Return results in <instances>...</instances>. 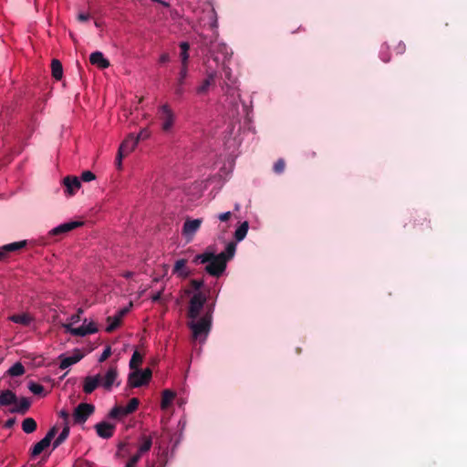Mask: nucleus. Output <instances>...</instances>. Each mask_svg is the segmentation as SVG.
Segmentation results:
<instances>
[{
  "mask_svg": "<svg viewBox=\"0 0 467 467\" xmlns=\"http://www.w3.org/2000/svg\"><path fill=\"white\" fill-rule=\"evenodd\" d=\"M170 60V56L169 54L167 53H163L162 55H161L160 57V62L161 63H166Z\"/></svg>",
  "mask_w": 467,
  "mask_h": 467,
  "instance_id": "obj_51",
  "label": "nucleus"
},
{
  "mask_svg": "<svg viewBox=\"0 0 467 467\" xmlns=\"http://www.w3.org/2000/svg\"><path fill=\"white\" fill-rule=\"evenodd\" d=\"M139 142V138H135V135L130 134L124 141L120 144L119 150L121 152L129 154L137 146Z\"/></svg>",
  "mask_w": 467,
  "mask_h": 467,
  "instance_id": "obj_20",
  "label": "nucleus"
},
{
  "mask_svg": "<svg viewBox=\"0 0 467 467\" xmlns=\"http://www.w3.org/2000/svg\"><path fill=\"white\" fill-rule=\"evenodd\" d=\"M191 284H192V286L195 290H199L203 285V281L202 280H192Z\"/></svg>",
  "mask_w": 467,
  "mask_h": 467,
  "instance_id": "obj_45",
  "label": "nucleus"
},
{
  "mask_svg": "<svg viewBox=\"0 0 467 467\" xmlns=\"http://www.w3.org/2000/svg\"><path fill=\"white\" fill-rule=\"evenodd\" d=\"M82 224H83V223L78 222V221L67 222V223H61V224L57 225V227L53 228L50 231V234L58 235V234H66Z\"/></svg>",
  "mask_w": 467,
  "mask_h": 467,
  "instance_id": "obj_16",
  "label": "nucleus"
},
{
  "mask_svg": "<svg viewBox=\"0 0 467 467\" xmlns=\"http://www.w3.org/2000/svg\"><path fill=\"white\" fill-rule=\"evenodd\" d=\"M226 77L230 79V68H224Z\"/></svg>",
  "mask_w": 467,
  "mask_h": 467,
  "instance_id": "obj_54",
  "label": "nucleus"
},
{
  "mask_svg": "<svg viewBox=\"0 0 467 467\" xmlns=\"http://www.w3.org/2000/svg\"><path fill=\"white\" fill-rule=\"evenodd\" d=\"M236 250V244L234 242L227 244L225 251L218 254L206 251L203 254H197L194 258L195 263L206 264L205 271L213 276H220L226 268L227 261L234 257Z\"/></svg>",
  "mask_w": 467,
  "mask_h": 467,
  "instance_id": "obj_1",
  "label": "nucleus"
},
{
  "mask_svg": "<svg viewBox=\"0 0 467 467\" xmlns=\"http://www.w3.org/2000/svg\"><path fill=\"white\" fill-rule=\"evenodd\" d=\"M220 47L225 57H230L232 55V52L228 50V47L225 44H221Z\"/></svg>",
  "mask_w": 467,
  "mask_h": 467,
  "instance_id": "obj_50",
  "label": "nucleus"
},
{
  "mask_svg": "<svg viewBox=\"0 0 467 467\" xmlns=\"http://www.w3.org/2000/svg\"><path fill=\"white\" fill-rule=\"evenodd\" d=\"M95 406L89 403H80L73 411V420L77 424H84L94 413Z\"/></svg>",
  "mask_w": 467,
  "mask_h": 467,
  "instance_id": "obj_7",
  "label": "nucleus"
},
{
  "mask_svg": "<svg viewBox=\"0 0 467 467\" xmlns=\"http://www.w3.org/2000/svg\"><path fill=\"white\" fill-rule=\"evenodd\" d=\"M8 320H10L16 324H19V325H22L25 327H29L35 322L36 318L32 314L24 312V313L15 314V315L8 317Z\"/></svg>",
  "mask_w": 467,
  "mask_h": 467,
  "instance_id": "obj_15",
  "label": "nucleus"
},
{
  "mask_svg": "<svg viewBox=\"0 0 467 467\" xmlns=\"http://www.w3.org/2000/svg\"><path fill=\"white\" fill-rule=\"evenodd\" d=\"M206 302V296L202 292H196L190 300L188 317L196 319Z\"/></svg>",
  "mask_w": 467,
  "mask_h": 467,
  "instance_id": "obj_9",
  "label": "nucleus"
},
{
  "mask_svg": "<svg viewBox=\"0 0 467 467\" xmlns=\"http://www.w3.org/2000/svg\"><path fill=\"white\" fill-rule=\"evenodd\" d=\"M69 333L76 337H85L87 335L95 334L98 332L97 325L90 319L85 318L80 327L71 328L68 327Z\"/></svg>",
  "mask_w": 467,
  "mask_h": 467,
  "instance_id": "obj_10",
  "label": "nucleus"
},
{
  "mask_svg": "<svg viewBox=\"0 0 467 467\" xmlns=\"http://www.w3.org/2000/svg\"><path fill=\"white\" fill-rule=\"evenodd\" d=\"M111 355V348L109 346L106 347L99 358V362H104L109 356Z\"/></svg>",
  "mask_w": 467,
  "mask_h": 467,
  "instance_id": "obj_41",
  "label": "nucleus"
},
{
  "mask_svg": "<svg viewBox=\"0 0 467 467\" xmlns=\"http://www.w3.org/2000/svg\"><path fill=\"white\" fill-rule=\"evenodd\" d=\"M96 179V176L95 174L90 171H83L82 174H81V180L83 182H91V181H94Z\"/></svg>",
  "mask_w": 467,
  "mask_h": 467,
  "instance_id": "obj_40",
  "label": "nucleus"
},
{
  "mask_svg": "<svg viewBox=\"0 0 467 467\" xmlns=\"http://www.w3.org/2000/svg\"><path fill=\"white\" fill-rule=\"evenodd\" d=\"M231 212L222 213L218 215V219L222 222H225L231 217Z\"/></svg>",
  "mask_w": 467,
  "mask_h": 467,
  "instance_id": "obj_46",
  "label": "nucleus"
},
{
  "mask_svg": "<svg viewBox=\"0 0 467 467\" xmlns=\"http://www.w3.org/2000/svg\"><path fill=\"white\" fill-rule=\"evenodd\" d=\"M124 312L125 311H122L118 316L109 317L108 318L109 325L106 327L107 332H111V331L115 330L119 326L120 318H121V316L124 314Z\"/></svg>",
  "mask_w": 467,
  "mask_h": 467,
  "instance_id": "obj_32",
  "label": "nucleus"
},
{
  "mask_svg": "<svg viewBox=\"0 0 467 467\" xmlns=\"http://www.w3.org/2000/svg\"><path fill=\"white\" fill-rule=\"evenodd\" d=\"M212 17H211V22H210V26L211 27L215 30V33H217V28H218V17H217V14L216 12L214 11V9L212 10Z\"/></svg>",
  "mask_w": 467,
  "mask_h": 467,
  "instance_id": "obj_39",
  "label": "nucleus"
},
{
  "mask_svg": "<svg viewBox=\"0 0 467 467\" xmlns=\"http://www.w3.org/2000/svg\"><path fill=\"white\" fill-rule=\"evenodd\" d=\"M285 161L283 159H279L275 161V165H274V171L275 172L280 174L284 171L285 170Z\"/></svg>",
  "mask_w": 467,
  "mask_h": 467,
  "instance_id": "obj_38",
  "label": "nucleus"
},
{
  "mask_svg": "<svg viewBox=\"0 0 467 467\" xmlns=\"http://www.w3.org/2000/svg\"><path fill=\"white\" fill-rule=\"evenodd\" d=\"M100 387L106 391H111L113 387H119V371L116 365L110 366L104 375L99 374Z\"/></svg>",
  "mask_w": 467,
  "mask_h": 467,
  "instance_id": "obj_5",
  "label": "nucleus"
},
{
  "mask_svg": "<svg viewBox=\"0 0 467 467\" xmlns=\"http://www.w3.org/2000/svg\"><path fill=\"white\" fill-rule=\"evenodd\" d=\"M140 457H139V455L134 454L126 463L125 467H137V463L140 461Z\"/></svg>",
  "mask_w": 467,
  "mask_h": 467,
  "instance_id": "obj_42",
  "label": "nucleus"
},
{
  "mask_svg": "<svg viewBox=\"0 0 467 467\" xmlns=\"http://www.w3.org/2000/svg\"><path fill=\"white\" fill-rule=\"evenodd\" d=\"M150 137V131L146 129L140 130V132L135 136V138H139V140H146Z\"/></svg>",
  "mask_w": 467,
  "mask_h": 467,
  "instance_id": "obj_43",
  "label": "nucleus"
},
{
  "mask_svg": "<svg viewBox=\"0 0 467 467\" xmlns=\"http://www.w3.org/2000/svg\"><path fill=\"white\" fill-rule=\"evenodd\" d=\"M29 407L30 401L27 398L16 399V402L15 403V407L12 409V412L24 414L28 410Z\"/></svg>",
  "mask_w": 467,
  "mask_h": 467,
  "instance_id": "obj_25",
  "label": "nucleus"
},
{
  "mask_svg": "<svg viewBox=\"0 0 467 467\" xmlns=\"http://www.w3.org/2000/svg\"><path fill=\"white\" fill-rule=\"evenodd\" d=\"M28 389L35 395H37V396H44V387L37 383V382H35V381H30L28 383Z\"/></svg>",
  "mask_w": 467,
  "mask_h": 467,
  "instance_id": "obj_36",
  "label": "nucleus"
},
{
  "mask_svg": "<svg viewBox=\"0 0 467 467\" xmlns=\"http://www.w3.org/2000/svg\"><path fill=\"white\" fill-rule=\"evenodd\" d=\"M151 379V370L145 368L144 370H135L129 375L128 382L132 388H139L147 384Z\"/></svg>",
  "mask_w": 467,
  "mask_h": 467,
  "instance_id": "obj_8",
  "label": "nucleus"
},
{
  "mask_svg": "<svg viewBox=\"0 0 467 467\" xmlns=\"http://www.w3.org/2000/svg\"><path fill=\"white\" fill-rule=\"evenodd\" d=\"M127 155L126 153L124 152H121L119 150H118V155H117V158H116V164L118 166V168H120L121 167V161H122V158Z\"/></svg>",
  "mask_w": 467,
  "mask_h": 467,
  "instance_id": "obj_44",
  "label": "nucleus"
},
{
  "mask_svg": "<svg viewBox=\"0 0 467 467\" xmlns=\"http://www.w3.org/2000/svg\"><path fill=\"white\" fill-rule=\"evenodd\" d=\"M26 245V240L5 244L0 247V258H4L8 253L20 250L24 248Z\"/></svg>",
  "mask_w": 467,
  "mask_h": 467,
  "instance_id": "obj_21",
  "label": "nucleus"
},
{
  "mask_svg": "<svg viewBox=\"0 0 467 467\" xmlns=\"http://www.w3.org/2000/svg\"><path fill=\"white\" fill-rule=\"evenodd\" d=\"M181 47V59H182V68H188V59H189V48L190 46L187 42H182L180 44Z\"/></svg>",
  "mask_w": 467,
  "mask_h": 467,
  "instance_id": "obj_29",
  "label": "nucleus"
},
{
  "mask_svg": "<svg viewBox=\"0 0 467 467\" xmlns=\"http://www.w3.org/2000/svg\"><path fill=\"white\" fill-rule=\"evenodd\" d=\"M202 223V218H187L182 225V234L187 243L193 240L196 233L200 230Z\"/></svg>",
  "mask_w": 467,
  "mask_h": 467,
  "instance_id": "obj_6",
  "label": "nucleus"
},
{
  "mask_svg": "<svg viewBox=\"0 0 467 467\" xmlns=\"http://www.w3.org/2000/svg\"><path fill=\"white\" fill-rule=\"evenodd\" d=\"M59 417L65 420V424L68 423L67 420H68L69 414L67 410H60Z\"/></svg>",
  "mask_w": 467,
  "mask_h": 467,
  "instance_id": "obj_49",
  "label": "nucleus"
},
{
  "mask_svg": "<svg viewBox=\"0 0 467 467\" xmlns=\"http://www.w3.org/2000/svg\"><path fill=\"white\" fill-rule=\"evenodd\" d=\"M140 400L137 398L130 400L127 406H114L109 412L108 417L109 419L121 420L128 415L133 413L139 407Z\"/></svg>",
  "mask_w": 467,
  "mask_h": 467,
  "instance_id": "obj_4",
  "label": "nucleus"
},
{
  "mask_svg": "<svg viewBox=\"0 0 467 467\" xmlns=\"http://www.w3.org/2000/svg\"><path fill=\"white\" fill-rule=\"evenodd\" d=\"M187 74H188V68H181V71L179 73V78L177 79V86L175 88V94L178 97H182L184 94L183 85H184Z\"/></svg>",
  "mask_w": 467,
  "mask_h": 467,
  "instance_id": "obj_24",
  "label": "nucleus"
},
{
  "mask_svg": "<svg viewBox=\"0 0 467 467\" xmlns=\"http://www.w3.org/2000/svg\"><path fill=\"white\" fill-rule=\"evenodd\" d=\"M175 398V392L171 389H165L162 391L161 409L165 410L172 402Z\"/></svg>",
  "mask_w": 467,
  "mask_h": 467,
  "instance_id": "obj_27",
  "label": "nucleus"
},
{
  "mask_svg": "<svg viewBox=\"0 0 467 467\" xmlns=\"http://www.w3.org/2000/svg\"><path fill=\"white\" fill-rule=\"evenodd\" d=\"M194 320L195 319H192V322H190L188 326L192 332L193 338L203 342L211 329L212 314L207 312L199 320Z\"/></svg>",
  "mask_w": 467,
  "mask_h": 467,
  "instance_id": "obj_2",
  "label": "nucleus"
},
{
  "mask_svg": "<svg viewBox=\"0 0 467 467\" xmlns=\"http://www.w3.org/2000/svg\"><path fill=\"white\" fill-rule=\"evenodd\" d=\"M16 402V395L9 389L0 392V406H8Z\"/></svg>",
  "mask_w": 467,
  "mask_h": 467,
  "instance_id": "obj_22",
  "label": "nucleus"
},
{
  "mask_svg": "<svg viewBox=\"0 0 467 467\" xmlns=\"http://www.w3.org/2000/svg\"><path fill=\"white\" fill-rule=\"evenodd\" d=\"M89 61L92 65L98 67L100 69H105L109 67V61L106 58L102 52L95 51L90 54Z\"/></svg>",
  "mask_w": 467,
  "mask_h": 467,
  "instance_id": "obj_18",
  "label": "nucleus"
},
{
  "mask_svg": "<svg viewBox=\"0 0 467 467\" xmlns=\"http://www.w3.org/2000/svg\"><path fill=\"white\" fill-rule=\"evenodd\" d=\"M248 223L247 222H244L243 223H241V225L235 230V233H234V238L237 242H241L242 240L244 239V237L246 236L247 234V232H248Z\"/></svg>",
  "mask_w": 467,
  "mask_h": 467,
  "instance_id": "obj_33",
  "label": "nucleus"
},
{
  "mask_svg": "<svg viewBox=\"0 0 467 467\" xmlns=\"http://www.w3.org/2000/svg\"><path fill=\"white\" fill-rule=\"evenodd\" d=\"M185 259L177 260L174 264L173 274L177 275L180 277H186L189 275V271L186 265Z\"/></svg>",
  "mask_w": 467,
  "mask_h": 467,
  "instance_id": "obj_23",
  "label": "nucleus"
},
{
  "mask_svg": "<svg viewBox=\"0 0 467 467\" xmlns=\"http://www.w3.org/2000/svg\"><path fill=\"white\" fill-rule=\"evenodd\" d=\"M134 275V273L131 271H126L121 274V276L124 278H130Z\"/></svg>",
  "mask_w": 467,
  "mask_h": 467,
  "instance_id": "obj_52",
  "label": "nucleus"
},
{
  "mask_svg": "<svg viewBox=\"0 0 467 467\" xmlns=\"http://www.w3.org/2000/svg\"><path fill=\"white\" fill-rule=\"evenodd\" d=\"M380 57L383 62H389L390 59L389 56L387 53L385 54L384 52H381Z\"/></svg>",
  "mask_w": 467,
  "mask_h": 467,
  "instance_id": "obj_53",
  "label": "nucleus"
},
{
  "mask_svg": "<svg viewBox=\"0 0 467 467\" xmlns=\"http://www.w3.org/2000/svg\"><path fill=\"white\" fill-rule=\"evenodd\" d=\"M123 447H124V444H119V451H120Z\"/></svg>",
  "mask_w": 467,
  "mask_h": 467,
  "instance_id": "obj_56",
  "label": "nucleus"
},
{
  "mask_svg": "<svg viewBox=\"0 0 467 467\" xmlns=\"http://www.w3.org/2000/svg\"><path fill=\"white\" fill-rule=\"evenodd\" d=\"M142 362V356L136 350L133 352L130 360V368L131 369L137 368Z\"/></svg>",
  "mask_w": 467,
  "mask_h": 467,
  "instance_id": "obj_37",
  "label": "nucleus"
},
{
  "mask_svg": "<svg viewBox=\"0 0 467 467\" xmlns=\"http://www.w3.org/2000/svg\"><path fill=\"white\" fill-rule=\"evenodd\" d=\"M84 355L81 353L79 349H75L73 353L69 356H67L65 354H61L59 356L60 364L59 368L61 369H66L69 367H71L74 364H77L83 358Z\"/></svg>",
  "mask_w": 467,
  "mask_h": 467,
  "instance_id": "obj_12",
  "label": "nucleus"
},
{
  "mask_svg": "<svg viewBox=\"0 0 467 467\" xmlns=\"http://www.w3.org/2000/svg\"><path fill=\"white\" fill-rule=\"evenodd\" d=\"M68 435H69V427H68V423H66L62 431L59 433V435L54 441L53 449H56L60 444H62L67 439Z\"/></svg>",
  "mask_w": 467,
  "mask_h": 467,
  "instance_id": "obj_30",
  "label": "nucleus"
},
{
  "mask_svg": "<svg viewBox=\"0 0 467 467\" xmlns=\"http://www.w3.org/2000/svg\"><path fill=\"white\" fill-rule=\"evenodd\" d=\"M98 387H100L99 374L88 376L83 381V391L86 394H91Z\"/></svg>",
  "mask_w": 467,
  "mask_h": 467,
  "instance_id": "obj_19",
  "label": "nucleus"
},
{
  "mask_svg": "<svg viewBox=\"0 0 467 467\" xmlns=\"http://www.w3.org/2000/svg\"><path fill=\"white\" fill-rule=\"evenodd\" d=\"M63 184L66 187V192L72 196L76 193V192L80 188L81 182L80 180L74 176H67L63 179Z\"/></svg>",
  "mask_w": 467,
  "mask_h": 467,
  "instance_id": "obj_17",
  "label": "nucleus"
},
{
  "mask_svg": "<svg viewBox=\"0 0 467 467\" xmlns=\"http://www.w3.org/2000/svg\"><path fill=\"white\" fill-rule=\"evenodd\" d=\"M57 433V430L55 427L51 428L46 436L40 440L38 442H36L31 451V455L33 457L37 456L40 454L44 450H46L51 443V441L55 437Z\"/></svg>",
  "mask_w": 467,
  "mask_h": 467,
  "instance_id": "obj_11",
  "label": "nucleus"
},
{
  "mask_svg": "<svg viewBox=\"0 0 467 467\" xmlns=\"http://www.w3.org/2000/svg\"><path fill=\"white\" fill-rule=\"evenodd\" d=\"M89 19V15L87 13H80L78 15V20L80 22H86Z\"/></svg>",
  "mask_w": 467,
  "mask_h": 467,
  "instance_id": "obj_47",
  "label": "nucleus"
},
{
  "mask_svg": "<svg viewBox=\"0 0 467 467\" xmlns=\"http://www.w3.org/2000/svg\"><path fill=\"white\" fill-rule=\"evenodd\" d=\"M150 299L152 302H161V292L159 291V292L155 293L154 295H152L150 296Z\"/></svg>",
  "mask_w": 467,
  "mask_h": 467,
  "instance_id": "obj_48",
  "label": "nucleus"
},
{
  "mask_svg": "<svg viewBox=\"0 0 467 467\" xmlns=\"http://www.w3.org/2000/svg\"><path fill=\"white\" fill-rule=\"evenodd\" d=\"M22 430L25 433H32L36 430V422L33 418H26L22 422Z\"/></svg>",
  "mask_w": 467,
  "mask_h": 467,
  "instance_id": "obj_31",
  "label": "nucleus"
},
{
  "mask_svg": "<svg viewBox=\"0 0 467 467\" xmlns=\"http://www.w3.org/2000/svg\"><path fill=\"white\" fill-rule=\"evenodd\" d=\"M25 373V368L20 362L12 365L8 369V374L12 377H18Z\"/></svg>",
  "mask_w": 467,
  "mask_h": 467,
  "instance_id": "obj_35",
  "label": "nucleus"
},
{
  "mask_svg": "<svg viewBox=\"0 0 467 467\" xmlns=\"http://www.w3.org/2000/svg\"><path fill=\"white\" fill-rule=\"evenodd\" d=\"M51 72L52 77L57 79L60 80L63 77V67L62 64L57 59H53L51 62Z\"/></svg>",
  "mask_w": 467,
  "mask_h": 467,
  "instance_id": "obj_28",
  "label": "nucleus"
},
{
  "mask_svg": "<svg viewBox=\"0 0 467 467\" xmlns=\"http://www.w3.org/2000/svg\"><path fill=\"white\" fill-rule=\"evenodd\" d=\"M99 437L102 439H109L115 431V425L107 421H101L94 426Z\"/></svg>",
  "mask_w": 467,
  "mask_h": 467,
  "instance_id": "obj_13",
  "label": "nucleus"
},
{
  "mask_svg": "<svg viewBox=\"0 0 467 467\" xmlns=\"http://www.w3.org/2000/svg\"><path fill=\"white\" fill-rule=\"evenodd\" d=\"M158 118L161 130L166 134H171L175 128L177 116L168 103L158 108Z\"/></svg>",
  "mask_w": 467,
  "mask_h": 467,
  "instance_id": "obj_3",
  "label": "nucleus"
},
{
  "mask_svg": "<svg viewBox=\"0 0 467 467\" xmlns=\"http://www.w3.org/2000/svg\"><path fill=\"white\" fill-rule=\"evenodd\" d=\"M216 78V71L212 70L207 73L205 79L196 88L195 92L197 95L207 94L211 86L214 85Z\"/></svg>",
  "mask_w": 467,
  "mask_h": 467,
  "instance_id": "obj_14",
  "label": "nucleus"
},
{
  "mask_svg": "<svg viewBox=\"0 0 467 467\" xmlns=\"http://www.w3.org/2000/svg\"><path fill=\"white\" fill-rule=\"evenodd\" d=\"M159 3H160V4H161V5H163L164 6H169V4H168V3H166V2H164V1H161V2H159Z\"/></svg>",
  "mask_w": 467,
  "mask_h": 467,
  "instance_id": "obj_55",
  "label": "nucleus"
},
{
  "mask_svg": "<svg viewBox=\"0 0 467 467\" xmlns=\"http://www.w3.org/2000/svg\"><path fill=\"white\" fill-rule=\"evenodd\" d=\"M152 446V439L150 436H142L139 446L137 455L141 458L142 454L148 452Z\"/></svg>",
  "mask_w": 467,
  "mask_h": 467,
  "instance_id": "obj_26",
  "label": "nucleus"
},
{
  "mask_svg": "<svg viewBox=\"0 0 467 467\" xmlns=\"http://www.w3.org/2000/svg\"><path fill=\"white\" fill-rule=\"evenodd\" d=\"M80 314H82V310L78 309V312L77 314L72 315L68 318V322L62 325V327L65 328L67 332L69 333L68 327L71 328H76L74 327L75 324L78 323L80 321Z\"/></svg>",
  "mask_w": 467,
  "mask_h": 467,
  "instance_id": "obj_34",
  "label": "nucleus"
}]
</instances>
